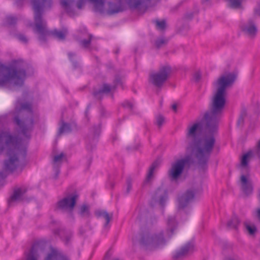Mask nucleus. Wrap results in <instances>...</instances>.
Returning a JSON list of instances; mask_svg holds the SVG:
<instances>
[{
  "label": "nucleus",
  "mask_w": 260,
  "mask_h": 260,
  "mask_svg": "<svg viewBox=\"0 0 260 260\" xmlns=\"http://www.w3.org/2000/svg\"><path fill=\"white\" fill-rule=\"evenodd\" d=\"M236 75L228 73L220 76L213 83L216 89L210 104L209 110L201 121L189 125L187 128V151L196 158L199 167L203 170L207 163L215 144L213 134L223 112L226 96V89L235 82Z\"/></svg>",
  "instance_id": "f257e3e1"
},
{
  "label": "nucleus",
  "mask_w": 260,
  "mask_h": 260,
  "mask_svg": "<svg viewBox=\"0 0 260 260\" xmlns=\"http://www.w3.org/2000/svg\"><path fill=\"white\" fill-rule=\"evenodd\" d=\"M4 150H6L9 156L4 162L5 170L13 172L20 169L21 172L22 168L20 166L19 161L26 155V148L22 140L8 131H2L0 133V153Z\"/></svg>",
  "instance_id": "f03ea898"
},
{
  "label": "nucleus",
  "mask_w": 260,
  "mask_h": 260,
  "mask_svg": "<svg viewBox=\"0 0 260 260\" xmlns=\"http://www.w3.org/2000/svg\"><path fill=\"white\" fill-rule=\"evenodd\" d=\"M31 4L34 11L35 31L39 34V40L45 42L48 36H52L59 40H64L68 33L67 29L63 28L61 30L49 31L46 27V22L42 18L43 10L51 7L52 0H32Z\"/></svg>",
  "instance_id": "7ed1b4c3"
},
{
  "label": "nucleus",
  "mask_w": 260,
  "mask_h": 260,
  "mask_svg": "<svg viewBox=\"0 0 260 260\" xmlns=\"http://www.w3.org/2000/svg\"><path fill=\"white\" fill-rule=\"evenodd\" d=\"M177 223L175 216H170L167 221L166 238L163 236V232H160L151 234L146 233L142 237L140 243L144 246L156 248L162 246L166 242V239H169L173 235L174 231L176 229Z\"/></svg>",
  "instance_id": "20e7f679"
},
{
  "label": "nucleus",
  "mask_w": 260,
  "mask_h": 260,
  "mask_svg": "<svg viewBox=\"0 0 260 260\" xmlns=\"http://www.w3.org/2000/svg\"><path fill=\"white\" fill-rule=\"evenodd\" d=\"M25 77V71L19 63H15L10 67L0 63V86H4L8 83L22 86Z\"/></svg>",
  "instance_id": "39448f33"
},
{
  "label": "nucleus",
  "mask_w": 260,
  "mask_h": 260,
  "mask_svg": "<svg viewBox=\"0 0 260 260\" xmlns=\"http://www.w3.org/2000/svg\"><path fill=\"white\" fill-rule=\"evenodd\" d=\"M15 111L16 113H19L21 115L25 116L22 120H20L17 116H16L14 119L23 136L26 138H29V133L34 125L31 105L28 103H21L18 101L15 107Z\"/></svg>",
  "instance_id": "423d86ee"
},
{
  "label": "nucleus",
  "mask_w": 260,
  "mask_h": 260,
  "mask_svg": "<svg viewBox=\"0 0 260 260\" xmlns=\"http://www.w3.org/2000/svg\"><path fill=\"white\" fill-rule=\"evenodd\" d=\"M93 6V10L96 13L103 14L105 12V0H88ZM86 0H78L76 4V7L78 9L82 8L85 5ZM61 7L70 16H73L76 13L74 10V0H60Z\"/></svg>",
  "instance_id": "0eeeda50"
},
{
  "label": "nucleus",
  "mask_w": 260,
  "mask_h": 260,
  "mask_svg": "<svg viewBox=\"0 0 260 260\" xmlns=\"http://www.w3.org/2000/svg\"><path fill=\"white\" fill-rule=\"evenodd\" d=\"M171 68L169 66L161 67L158 71L152 72L149 75V82L157 87H161L169 78Z\"/></svg>",
  "instance_id": "6e6552de"
},
{
  "label": "nucleus",
  "mask_w": 260,
  "mask_h": 260,
  "mask_svg": "<svg viewBox=\"0 0 260 260\" xmlns=\"http://www.w3.org/2000/svg\"><path fill=\"white\" fill-rule=\"evenodd\" d=\"M189 161V158L186 157L178 159L171 165L168 172V175L172 181H177L182 174L185 166Z\"/></svg>",
  "instance_id": "1a4fd4ad"
},
{
  "label": "nucleus",
  "mask_w": 260,
  "mask_h": 260,
  "mask_svg": "<svg viewBox=\"0 0 260 260\" xmlns=\"http://www.w3.org/2000/svg\"><path fill=\"white\" fill-rule=\"evenodd\" d=\"M78 198L76 193L69 194L56 203V208L64 212H69L71 216H72V211L75 206L77 200Z\"/></svg>",
  "instance_id": "9d476101"
},
{
  "label": "nucleus",
  "mask_w": 260,
  "mask_h": 260,
  "mask_svg": "<svg viewBox=\"0 0 260 260\" xmlns=\"http://www.w3.org/2000/svg\"><path fill=\"white\" fill-rule=\"evenodd\" d=\"M194 197V192L192 190H188L178 198V207L179 209L184 208L191 202Z\"/></svg>",
  "instance_id": "9b49d317"
},
{
  "label": "nucleus",
  "mask_w": 260,
  "mask_h": 260,
  "mask_svg": "<svg viewBox=\"0 0 260 260\" xmlns=\"http://www.w3.org/2000/svg\"><path fill=\"white\" fill-rule=\"evenodd\" d=\"M241 28L242 30L250 38H254L257 31L256 26L252 18H250L247 22L242 24Z\"/></svg>",
  "instance_id": "f8f14e48"
},
{
  "label": "nucleus",
  "mask_w": 260,
  "mask_h": 260,
  "mask_svg": "<svg viewBox=\"0 0 260 260\" xmlns=\"http://www.w3.org/2000/svg\"><path fill=\"white\" fill-rule=\"evenodd\" d=\"M27 189L25 187L17 188L14 190L13 194L8 200L9 206H12L13 203L23 200L24 194L26 192Z\"/></svg>",
  "instance_id": "ddd939ff"
},
{
  "label": "nucleus",
  "mask_w": 260,
  "mask_h": 260,
  "mask_svg": "<svg viewBox=\"0 0 260 260\" xmlns=\"http://www.w3.org/2000/svg\"><path fill=\"white\" fill-rule=\"evenodd\" d=\"M194 248V245L192 243H188L185 245L182 246L180 249L176 251L173 255L174 259L182 258L187 255L190 252H191Z\"/></svg>",
  "instance_id": "4468645a"
},
{
  "label": "nucleus",
  "mask_w": 260,
  "mask_h": 260,
  "mask_svg": "<svg viewBox=\"0 0 260 260\" xmlns=\"http://www.w3.org/2000/svg\"><path fill=\"white\" fill-rule=\"evenodd\" d=\"M168 199V194L167 191L162 188H158L153 197V199L158 204L163 207Z\"/></svg>",
  "instance_id": "2eb2a0df"
},
{
  "label": "nucleus",
  "mask_w": 260,
  "mask_h": 260,
  "mask_svg": "<svg viewBox=\"0 0 260 260\" xmlns=\"http://www.w3.org/2000/svg\"><path fill=\"white\" fill-rule=\"evenodd\" d=\"M240 184L241 190L244 194L248 196L252 193L253 190L252 183L246 176L244 175L241 176Z\"/></svg>",
  "instance_id": "dca6fc26"
},
{
  "label": "nucleus",
  "mask_w": 260,
  "mask_h": 260,
  "mask_svg": "<svg viewBox=\"0 0 260 260\" xmlns=\"http://www.w3.org/2000/svg\"><path fill=\"white\" fill-rule=\"evenodd\" d=\"M64 157L63 153L56 155L53 159L52 165L54 172H55V178H56L59 173V168L62 162L63 159Z\"/></svg>",
  "instance_id": "f3484780"
},
{
  "label": "nucleus",
  "mask_w": 260,
  "mask_h": 260,
  "mask_svg": "<svg viewBox=\"0 0 260 260\" xmlns=\"http://www.w3.org/2000/svg\"><path fill=\"white\" fill-rule=\"evenodd\" d=\"M43 250L41 244L39 243H35L31 248L29 253L27 255V260H37L40 251Z\"/></svg>",
  "instance_id": "a211bd4d"
},
{
  "label": "nucleus",
  "mask_w": 260,
  "mask_h": 260,
  "mask_svg": "<svg viewBox=\"0 0 260 260\" xmlns=\"http://www.w3.org/2000/svg\"><path fill=\"white\" fill-rule=\"evenodd\" d=\"M45 260H70L66 255L56 249H52Z\"/></svg>",
  "instance_id": "6ab92c4d"
},
{
  "label": "nucleus",
  "mask_w": 260,
  "mask_h": 260,
  "mask_svg": "<svg viewBox=\"0 0 260 260\" xmlns=\"http://www.w3.org/2000/svg\"><path fill=\"white\" fill-rule=\"evenodd\" d=\"M95 214L98 218H103L105 220L106 222L104 225L105 228L109 227V223L113 218L112 213H108L104 210H98L95 212Z\"/></svg>",
  "instance_id": "aec40b11"
},
{
  "label": "nucleus",
  "mask_w": 260,
  "mask_h": 260,
  "mask_svg": "<svg viewBox=\"0 0 260 260\" xmlns=\"http://www.w3.org/2000/svg\"><path fill=\"white\" fill-rule=\"evenodd\" d=\"M108 5L109 9L107 11V13L110 15L122 12L124 10L123 6L119 4L109 3Z\"/></svg>",
  "instance_id": "412c9836"
},
{
  "label": "nucleus",
  "mask_w": 260,
  "mask_h": 260,
  "mask_svg": "<svg viewBox=\"0 0 260 260\" xmlns=\"http://www.w3.org/2000/svg\"><path fill=\"white\" fill-rule=\"evenodd\" d=\"M114 88L115 86L112 87L107 84H104L101 89L94 92V95L96 99H101L103 93H108Z\"/></svg>",
  "instance_id": "4be33fe9"
},
{
  "label": "nucleus",
  "mask_w": 260,
  "mask_h": 260,
  "mask_svg": "<svg viewBox=\"0 0 260 260\" xmlns=\"http://www.w3.org/2000/svg\"><path fill=\"white\" fill-rule=\"evenodd\" d=\"M159 165V161L158 160H155L154 162L150 166L148 174L147 175V177L145 181V183L148 182L150 181V180L152 178L153 176V173L154 170L157 168Z\"/></svg>",
  "instance_id": "5701e85b"
},
{
  "label": "nucleus",
  "mask_w": 260,
  "mask_h": 260,
  "mask_svg": "<svg viewBox=\"0 0 260 260\" xmlns=\"http://www.w3.org/2000/svg\"><path fill=\"white\" fill-rule=\"evenodd\" d=\"M79 214L81 217L88 218L90 216L89 207L86 205H82L80 207Z\"/></svg>",
  "instance_id": "b1692460"
},
{
  "label": "nucleus",
  "mask_w": 260,
  "mask_h": 260,
  "mask_svg": "<svg viewBox=\"0 0 260 260\" xmlns=\"http://www.w3.org/2000/svg\"><path fill=\"white\" fill-rule=\"evenodd\" d=\"M240 223L238 218L234 216L227 223V226L231 229L237 230Z\"/></svg>",
  "instance_id": "393cba45"
},
{
  "label": "nucleus",
  "mask_w": 260,
  "mask_h": 260,
  "mask_svg": "<svg viewBox=\"0 0 260 260\" xmlns=\"http://www.w3.org/2000/svg\"><path fill=\"white\" fill-rule=\"evenodd\" d=\"M71 127L69 124L62 122L61 125L59 128L58 136H60L63 133H69L71 132Z\"/></svg>",
  "instance_id": "a878e982"
},
{
  "label": "nucleus",
  "mask_w": 260,
  "mask_h": 260,
  "mask_svg": "<svg viewBox=\"0 0 260 260\" xmlns=\"http://www.w3.org/2000/svg\"><path fill=\"white\" fill-rule=\"evenodd\" d=\"M242 0H229V6L231 8L237 9L241 7Z\"/></svg>",
  "instance_id": "bb28decb"
},
{
  "label": "nucleus",
  "mask_w": 260,
  "mask_h": 260,
  "mask_svg": "<svg viewBox=\"0 0 260 260\" xmlns=\"http://www.w3.org/2000/svg\"><path fill=\"white\" fill-rule=\"evenodd\" d=\"M168 42V40L163 38H159L155 41V46L157 48H159L166 45Z\"/></svg>",
  "instance_id": "cd10ccee"
},
{
  "label": "nucleus",
  "mask_w": 260,
  "mask_h": 260,
  "mask_svg": "<svg viewBox=\"0 0 260 260\" xmlns=\"http://www.w3.org/2000/svg\"><path fill=\"white\" fill-rule=\"evenodd\" d=\"M92 36L89 35V38L87 40H83L80 42V45L85 48H87L89 47L91 39Z\"/></svg>",
  "instance_id": "c85d7f7f"
},
{
  "label": "nucleus",
  "mask_w": 260,
  "mask_h": 260,
  "mask_svg": "<svg viewBox=\"0 0 260 260\" xmlns=\"http://www.w3.org/2000/svg\"><path fill=\"white\" fill-rule=\"evenodd\" d=\"M257 16H260V0L257 2L256 6L253 10V17L256 18Z\"/></svg>",
  "instance_id": "c756f323"
},
{
  "label": "nucleus",
  "mask_w": 260,
  "mask_h": 260,
  "mask_svg": "<svg viewBox=\"0 0 260 260\" xmlns=\"http://www.w3.org/2000/svg\"><path fill=\"white\" fill-rule=\"evenodd\" d=\"M17 18L15 17L9 16L6 17V23L8 25H13L16 24Z\"/></svg>",
  "instance_id": "7c9ffc66"
},
{
  "label": "nucleus",
  "mask_w": 260,
  "mask_h": 260,
  "mask_svg": "<svg viewBox=\"0 0 260 260\" xmlns=\"http://www.w3.org/2000/svg\"><path fill=\"white\" fill-rule=\"evenodd\" d=\"M156 27L158 29L164 30L166 27V22L165 20H156L155 21Z\"/></svg>",
  "instance_id": "2f4dec72"
},
{
  "label": "nucleus",
  "mask_w": 260,
  "mask_h": 260,
  "mask_svg": "<svg viewBox=\"0 0 260 260\" xmlns=\"http://www.w3.org/2000/svg\"><path fill=\"white\" fill-rule=\"evenodd\" d=\"M132 179L131 177L127 178L126 180V193H129L132 189Z\"/></svg>",
  "instance_id": "473e14b6"
},
{
  "label": "nucleus",
  "mask_w": 260,
  "mask_h": 260,
  "mask_svg": "<svg viewBox=\"0 0 260 260\" xmlns=\"http://www.w3.org/2000/svg\"><path fill=\"white\" fill-rule=\"evenodd\" d=\"M122 105L124 108H126L130 111H132V110L134 108V104L132 103H131V102H129V101H124L122 103Z\"/></svg>",
  "instance_id": "72a5a7b5"
},
{
  "label": "nucleus",
  "mask_w": 260,
  "mask_h": 260,
  "mask_svg": "<svg viewBox=\"0 0 260 260\" xmlns=\"http://www.w3.org/2000/svg\"><path fill=\"white\" fill-rule=\"evenodd\" d=\"M245 225L246 230L248 231L250 234L252 235L254 234L256 231V228L255 226H251L247 223H245Z\"/></svg>",
  "instance_id": "f704fd0d"
},
{
  "label": "nucleus",
  "mask_w": 260,
  "mask_h": 260,
  "mask_svg": "<svg viewBox=\"0 0 260 260\" xmlns=\"http://www.w3.org/2000/svg\"><path fill=\"white\" fill-rule=\"evenodd\" d=\"M156 124L158 127H160L165 121L164 117L162 115H158L156 117Z\"/></svg>",
  "instance_id": "c9c22d12"
},
{
  "label": "nucleus",
  "mask_w": 260,
  "mask_h": 260,
  "mask_svg": "<svg viewBox=\"0 0 260 260\" xmlns=\"http://www.w3.org/2000/svg\"><path fill=\"white\" fill-rule=\"evenodd\" d=\"M93 135L94 136H98L101 132V125L98 124L97 126L93 127L92 129Z\"/></svg>",
  "instance_id": "e433bc0d"
},
{
  "label": "nucleus",
  "mask_w": 260,
  "mask_h": 260,
  "mask_svg": "<svg viewBox=\"0 0 260 260\" xmlns=\"http://www.w3.org/2000/svg\"><path fill=\"white\" fill-rule=\"evenodd\" d=\"M245 116V113H243L239 117L238 122H237V124L238 126H241L244 123V120Z\"/></svg>",
  "instance_id": "4c0bfd02"
},
{
  "label": "nucleus",
  "mask_w": 260,
  "mask_h": 260,
  "mask_svg": "<svg viewBox=\"0 0 260 260\" xmlns=\"http://www.w3.org/2000/svg\"><path fill=\"white\" fill-rule=\"evenodd\" d=\"M18 39L23 43H26L27 42V39L25 36L22 34L17 36Z\"/></svg>",
  "instance_id": "58836bf2"
},
{
  "label": "nucleus",
  "mask_w": 260,
  "mask_h": 260,
  "mask_svg": "<svg viewBox=\"0 0 260 260\" xmlns=\"http://www.w3.org/2000/svg\"><path fill=\"white\" fill-rule=\"evenodd\" d=\"M72 234L70 232L68 234V235L66 236V237L64 238V240L65 241L66 244L68 243L72 237Z\"/></svg>",
  "instance_id": "ea45409f"
},
{
  "label": "nucleus",
  "mask_w": 260,
  "mask_h": 260,
  "mask_svg": "<svg viewBox=\"0 0 260 260\" xmlns=\"http://www.w3.org/2000/svg\"><path fill=\"white\" fill-rule=\"evenodd\" d=\"M201 77V74L199 72H196L193 75V78L196 81H198Z\"/></svg>",
  "instance_id": "a19ab883"
},
{
  "label": "nucleus",
  "mask_w": 260,
  "mask_h": 260,
  "mask_svg": "<svg viewBox=\"0 0 260 260\" xmlns=\"http://www.w3.org/2000/svg\"><path fill=\"white\" fill-rule=\"evenodd\" d=\"M256 216L260 222V207L256 209L255 211Z\"/></svg>",
  "instance_id": "79ce46f5"
},
{
  "label": "nucleus",
  "mask_w": 260,
  "mask_h": 260,
  "mask_svg": "<svg viewBox=\"0 0 260 260\" xmlns=\"http://www.w3.org/2000/svg\"><path fill=\"white\" fill-rule=\"evenodd\" d=\"M68 56L70 60L73 62L74 60L72 59V57H75L76 56V54L73 52H69L68 53Z\"/></svg>",
  "instance_id": "37998d69"
},
{
  "label": "nucleus",
  "mask_w": 260,
  "mask_h": 260,
  "mask_svg": "<svg viewBox=\"0 0 260 260\" xmlns=\"http://www.w3.org/2000/svg\"><path fill=\"white\" fill-rule=\"evenodd\" d=\"M172 108L173 110L176 112L177 111V105L176 104H173L172 106Z\"/></svg>",
  "instance_id": "c03bdc74"
},
{
  "label": "nucleus",
  "mask_w": 260,
  "mask_h": 260,
  "mask_svg": "<svg viewBox=\"0 0 260 260\" xmlns=\"http://www.w3.org/2000/svg\"><path fill=\"white\" fill-rule=\"evenodd\" d=\"M115 83L116 85H118L121 83V80L120 78H117L115 80Z\"/></svg>",
  "instance_id": "a18cd8bd"
},
{
  "label": "nucleus",
  "mask_w": 260,
  "mask_h": 260,
  "mask_svg": "<svg viewBox=\"0 0 260 260\" xmlns=\"http://www.w3.org/2000/svg\"><path fill=\"white\" fill-rule=\"evenodd\" d=\"M79 233L81 235H83L85 233V231L82 228H80Z\"/></svg>",
  "instance_id": "49530a36"
},
{
  "label": "nucleus",
  "mask_w": 260,
  "mask_h": 260,
  "mask_svg": "<svg viewBox=\"0 0 260 260\" xmlns=\"http://www.w3.org/2000/svg\"><path fill=\"white\" fill-rule=\"evenodd\" d=\"M224 260H235V259L232 257H226Z\"/></svg>",
  "instance_id": "de8ad7c7"
},
{
  "label": "nucleus",
  "mask_w": 260,
  "mask_h": 260,
  "mask_svg": "<svg viewBox=\"0 0 260 260\" xmlns=\"http://www.w3.org/2000/svg\"><path fill=\"white\" fill-rule=\"evenodd\" d=\"M3 178V174L2 172H0V179Z\"/></svg>",
  "instance_id": "09e8293b"
},
{
  "label": "nucleus",
  "mask_w": 260,
  "mask_h": 260,
  "mask_svg": "<svg viewBox=\"0 0 260 260\" xmlns=\"http://www.w3.org/2000/svg\"><path fill=\"white\" fill-rule=\"evenodd\" d=\"M74 63L75 64V67H77V62H75Z\"/></svg>",
  "instance_id": "8fccbe9b"
},
{
  "label": "nucleus",
  "mask_w": 260,
  "mask_h": 260,
  "mask_svg": "<svg viewBox=\"0 0 260 260\" xmlns=\"http://www.w3.org/2000/svg\"><path fill=\"white\" fill-rule=\"evenodd\" d=\"M209 0H203V2H208Z\"/></svg>",
  "instance_id": "3c124183"
}]
</instances>
